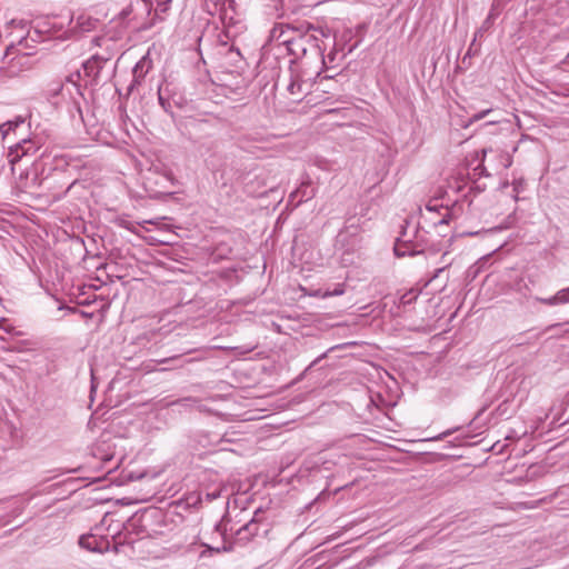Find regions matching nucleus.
Wrapping results in <instances>:
<instances>
[{
	"label": "nucleus",
	"mask_w": 569,
	"mask_h": 569,
	"mask_svg": "<svg viewBox=\"0 0 569 569\" xmlns=\"http://www.w3.org/2000/svg\"><path fill=\"white\" fill-rule=\"evenodd\" d=\"M178 358L179 357L167 358V359L161 360L160 363H167V362H169L171 360H177Z\"/></svg>",
	"instance_id": "nucleus-34"
},
{
	"label": "nucleus",
	"mask_w": 569,
	"mask_h": 569,
	"mask_svg": "<svg viewBox=\"0 0 569 569\" xmlns=\"http://www.w3.org/2000/svg\"><path fill=\"white\" fill-rule=\"evenodd\" d=\"M418 296H419V290L410 289L407 292H405L403 295H401V297L399 299V303L401 306L411 305L412 302H415L417 300Z\"/></svg>",
	"instance_id": "nucleus-15"
},
{
	"label": "nucleus",
	"mask_w": 569,
	"mask_h": 569,
	"mask_svg": "<svg viewBox=\"0 0 569 569\" xmlns=\"http://www.w3.org/2000/svg\"><path fill=\"white\" fill-rule=\"evenodd\" d=\"M57 309H58V311H60V310H63V309H69V307L63 305V303H60Z\"/></svg>",
	"instance_id": "nucleus-37"
},
{
	"label": "nucleus",
	"mask_w": 569,
	"mask_h": 569,
	"mask_svg": "<svg viewBox=\"0 0 569 569\" xmlns=\"http://www.w3.org/2000/svg\"><path fill=\"white\" fill-rule=\"evenodd\" d=\"M475 171H477L479 176H489V173L487 172L486 168L482 164H478L475 168Z\"/></svg>",
	"instance_id": "nucleus-26"
},
{
	"label": "nucleus",
	"mask_w": 569,
	"mask_h": 569,
	"mask_svg": "<svg viewBox=\"0 0 569 569\" xmlns=\"http://www.w3.org/2000/svg\"><path fill=\"white\" fill-rule=\"evenodd\" d=\"M337 243L343 249L342 261L345 263H352V259H350L349 256L360 243L358 228L353 226L346 227L339 232Z\"/></svg>",
	"instance_id": "nucleus-4"
},
{
	"label": "nucleus",
	"mask_w": 569,
	"mask_h": 569,
	"mask_svg": "<svg viewBox=\"0 0 569 569\" xmlns=\"http://www.w3.org/2000/svg\"><path fill=\"white\" fill-rule=\"evenodd\" d=\"M100 478H101V476H100V475H97V476H90V477L88 476V477H86V479H90L91 481L99 480Z\"/></svg>",
	"instance_id": "nucleus-33"
},
{
	"label": "nucleus",
	"mask_w": 569,
	"mask_h": 569,
	"mask_svg": "<svg viewBox=\"0 0 569 569\" xmlns=\"http://www.w3.org/2000/svg\"><path fill=\"white\" fill-rule=\"evenodd\" d=\"M290 37H292L291 29L284 23L276 24L270 31V39L276 41L278 46H283V40Z\"/></svg>",
	"instance_id": "nucleus-13"
},
{
	"label": "nucleus",
	"mask_w": 569,
	"mask_h": 569,
	"mask_svg": "<svg viewBox=\"0 0 569 569\" xmlns=\"http://www.w3.org/2000/svg\"><path fill=\"white\" fill-rule=\"evenodd\" d=\"M0 328H1L4 332H7V333H9V335H17V336H18V335H20V332H19V331H16V330H14V328H13L12 326H10V325H6V323H3V325H0Z\"/></svg>",
	"instance_id": "nucleus-25"
},
{
	"label": "nucleus",
	"mask_w": 569,
	"mask_h": 569,
	"mask_svg": "<svg viewBox=\"0 0 569 569\" xmlns=\"http://www.w3.org/2000/svg\"><path fill=\"white\" fill-rule=\"evenodd\" d=\"M24 121H26L24 117L18 116V117H16L14 120H12V123H14V126L19 127L20 124L24 123Z\"/></svg>",
	"instance_id": "nucleus-30"
},
{
	"label": "nucleus",
	"mask_w": 569,
	"mask_h": 569,
	"mask_svg": "<svg viewBox=\"0 0 569 569\" xmlns=\"http://www.w3.org/2000/svg\"><path fill=\"white\" fill-rule=\"evenodd\" d=\"M33 348L32 342L29 340L19 341L14 347L11 348L13 351L23 352Z\"/></svg>",
	"instance_id": "nucleus-18"
},
{
	"label": "nucleus",
	"mask_w": 569,
	"mask_h": 569,
	"mask_svg": "<svg viewBox=\"0 0 569 569\" xmlns=\"http://www.w3.org/2000/svg\"><path fill=\"white\" fill-rule=\"evenodd\" d=\"M78 480H80V477H78V478L73 477V479H72L73 485H74Z\"/></svg>",
	"instance_id": "nucleus-39"
},
{
	"label": "nucleus",
	"mask_w": 569,
	"mask_h": 569,
	"mask_svg": "<svg viewBox=\"0 0 569 569\" xmlns=\"http://www.w3.org/2000/svg\"><path fill=\"white\" fill-rule=\"evenodd\" d=\"M535 301L546 305L548 307H555L560 305L569 303V287L560 289L553 296L548 298L535 297Z\"/></svg>",
	"instance_id": "nucleus-10"
},
{
	"label": "nucleus",
	"mask_w": 569,
	"mask_h": 569,
	"mask_svg": "<svg viewBox=\"0 0 569 569\" xmlns=\"http://www.w3.org/2000/svg\"><path fill=\"white\" fill-rule=\"evenodd\" d=\"M151 67H152L151 60L147 56L142 57L136 63V66L132 70L133 84H140L142 82V80L144 79V77L147 76V73L150 71Z\"/></svg>",
	"instance_id": "nucleus-11"
},
{
	"label": "nucleus",
	"mask_w": 569,
	"mask_h": 569,
	"mask_svg": "<svg viewBox=\"0 0 569 569\" xmlns=\"http://www.w3.org/2000/svg\"><path fill=\"white\" fill-rule=\"evenodd\" d=\"M14 49V46L11 44L10 47L7 48V52H6V56L8 57L10 53H11V50Z\"/></svg>",
	"instance_id": "nucleus-36"
},
{
	"label": "nucleus",
	"mask_w": 569,
	"mask_h": 569,
	"mask_svg": "<svg viewBox=\"0 0 569 569\" xmlns=\"http://www.w3.org/2000/svg\"><path fill=\"white\" fill-rule=\"evenodd\" d=\"M288 27L291 29V38H307L309 40H312L313 48H320L319 47V38L315 33H310L311 31H318L321 37H328L330 31L329 29L323 28H316L311 23L308 22H297V23H287Z\"/></svg>",
	"instance_id": "nucleus-5"
},
{
	"label": "nucleus",
	"mask_w": 569,
	"mask_h": 569,
	"mask_svg": "<svg viewBox=\"0 0 569 569\" xmlns=\"http://www.w3.org/2000/svg\"><path fill=\"white\" fill-rule=\"evenodd\" d=\"M328 59L330 62H332L335 60V53L333 52L329 53Z\"/></svg>",
	"instance_id": "nucleus-38"
},
{
	"label": "nucleus",
	"mask_w": 569,
	"mask_h": 569,
	"mask_svg": "<svg viewBox=\"0 0 569 569\" xmlns=\"http://www.w3.org/2000/svg\"><path fill=\"white\" fill-rule=\"evenodd\" d=\"M159 101H160L161 104H163V100H162L161 96L159 97Z\"/></svg>",
	"instance_id": "nucleus-43"
},
{
	"label": "nucleus",
	"mask_w": 569,
	"mask_h": 569,
	"mask_svg": "<svg viewBox=\"0 0 569 569\" xmlns=\"http://www.w3.org/2000/svg\"><path fill=\"white\" fill-rule=\"evenodd\" d=\"M343 293H345V286L339 283L336 286V288L332 291H326L322 295V297L327 298V297H333V296H341Z\"/></svg>",
	"instance_id": "nucleus-20"
},
{
	"label": "nucleus",
	"mask_w": 569,
	"mask_h": 569,
	"mask_svg": "<svg viewBox=\"0 0 569 569\" xmlns=\"http://www.w3.org/2000/svg\"><path fill=\"white\" fill-rule=\"evenodd\" d=\"M416 237L419 238V240L412 241L408 234V230H405L395 244V254L397 257H405L415 256L422 252L423 248L420 243L422 241V237L420 234Z\"/></svg>",
	"instance_id": "nucleus-6"
},
{
	"label": "nucleus",
	"mask_w": 569,
	"mask_h": 569,
	"mask_svg": "<svg viewBox=\"0 0 569 569\" xmlns=\"http://www.w3.org/2000/svg\"><path fill=\"white\" fill-rule=\"evenodd\" d=\"M78 181V178H73L72 184L74 186Z\"/></svg>",
	"instance_id": "nucleus-42"
},
{
	"label": "nucleus",
	"mask_w": 569,
	"mask_h": 569,
	"mask_svg": "<svg viewBox=\"0 0 569 569\" xmlns=\"http://www.w3.org/2000/svg\"><path fill=\"white\" fill-rule=\"evenodd\" d=\"M511 400L507 399L505 401H502L496 409V415L500 418H510L513 412H515V408H510L511 407Z\"/></svg>",
	"instance_id": "nucleus-14"
},
{
	"label": "nucleus",
	"mask_w": 569,
	"mask_h": 569,
	"mask_svg": "<svg viewBox=\"0 0 569 569\" xmlns=\"http://www.w3.org/2000/svg\"><path fill=\"white\" fill-rule=\"evenodd\" d=\"M219 497H220V491H213V492H208L207 493V499L209 501H212V500H214V499H217Z\"/></svg>",
	"instance_id": "nucleus-29"
},
{
	"label": "nucleus",
	"mask_w": 569,
	"mask_h": 569,
	"mask_svg": "<svg viewBox=\"0 0 569 569\" xmlns=\"http://www.w3.org/2000/svg\"><path fill=\"white\" fill-rule=\"evenodd\" d=\"M72 242H73V250H83L84 249V242L83 240L80 238V237H76L73 234V239H72Z\"/></svg>",
	"instance_id": "nucleus-22"
},
{
	"label": "nucleus",
	"mask_w": 569,
	"mask_h": 569,
	"mask_svg": "<svg viewBox=\"0 0 569 569\" xmlns=\"http://www.w3.org/2000/svg\"><path fill=\"white\" fill-rule=\"evenodd\" d=\"M263 521V511L257 510L247 523L233 531L230 529L233 536V542L239 546H244L252 540L253 537L259 536L260 528Z\"/></svg>",
	"instance_id": "nucleus-3"
},
{
	"label": "nucleus",
	"mask_w": 569,
	"mask_h": 569,
	"mask_svg": "<svg viewBox=\"0 0 569 569\" xmlns=\"http://www.w3.org/2000/svg\"><path fill=\"white\" fill-rule=\"evenodd\" d=\"M20 148L22 149V152H23V153H27V149H24V147H23V146H20Z\"/></svg>",
	"instance_id": "nucleus-40"
},
{
	"label": "nucleus",
	"mask_w": 569,
	"mask_h": 569,
	"mask_svg": "<svg viewBox=\"0 0 569 569\" xmlns=\"http://www.w3.org/2000/svg\"><path fill=\"white\" fill-rule=\"evenodd\" d=\"M72 312H73V316L74 315H79L81 317L84 316V312L82 310H80L78 307H73Z\"/></svg>",
	"instance_id": "nucleus-31"
},
{
	"label": "nucleus",
	"mask_w": 569,
	"mask_h": 569,
	"mask_svg": "<svg viewBox=\"0 0 569 569\" xmlns=\"http://www.w3.org/2000/svg\"><path fill=\"white\" fill-rule=\"evenodd\" d=\"M327 353H322L321 356H319L317 359H315L311 363V366H315L316 363H318L321 359L326 358Z\"/></svg>",
	"instance_id": "nucleus-32"
},
{
	"label": "nucleus",
	"mask_w": 569,
	"mask_h": 569,
	"mask_svg": "<svg viewBox=\"0 0 569 569\" xmlns=\"http://www.w3.org/2000/svg\"><path fill=\"white\" fill-rule=\"evenodd\" d=\"M93 389H94V385L92 383V385H91V392L93 391Z\"/></svg>",
	"instance_id": "nucleus-44"
},
{
	"label": "nucleus",
	"mask_w": 569,
	"mask_h": 569,
	"mask_svg": "<svg viewBox=\"0 0 569 569\" xmlns=\"http://www.w3.org/2000/svg\"><path fill=\"white\" fill-rule=\"evenodd\" d=\"M96 24H97V20H93L91 18H84L82 16L78 18L79 31H82V32L90 31L96 28Z\"/></svg>",
	"instance_id": "nucleus-16"
},
{
	"label": "nucleus",
	"mask_w": 569,
	"mask_h": 569,
	"mask_svg": "<svg viewBox=\"0 0 569 569\" xmlns=\"http://www.w3.org/2000/svg\"><path fill=\"white\" fill-rule=\"evenodd\" d=\"M78 543L80 548L98 553H103L110 546L107 538L92 533L80 536Z\"/></svg>",
	"instance_id": "nucleus-7"
},
{
	"label": "nucleus",
	"mask_w": 569,
	"mask_h": 569,
	"mask_svg": "<svg viewBox=\"0 0 569 569\" xmlns=\"http://www.w3.org/2000/svg\"><path fill=\"white\" fill-rule=\"evenodd\" d=\"M287 91L295 101H300L307 93L306 82L298 74L291 72Z\"/></svg>",
	"instance_id": "nucleus-9"
},
{
	"label": "nucleus",
	"mask_w": 569,
	"mask_h": 569,
	"mask_svg": "<svg viewBox=\"0 0 569 569\" xmlns=\"http://www.w3.org/2000/svg\"><path fill=\"white\" fill-rule=\"evenodd\" d=\"M87 467L97 473H109L116 469L118 461H114V450L111 443L106 440L94 443L90 449Z\"/></svg>",
	"instance_id": "nucleus-2"
},
{
	"label": "nucleus",
	"mask_w": 569,
	"mask_h": 569,
	"mask_svg": "<svg viewBox=\"0 0 569 569\" xmlns=\"http://www.w3.org/2000/svg\"><path fill=\"white\" fill-rule=\"evenodd\" d=\"M82 67H83V71H84L86 76H91L92 73L96 72V63L94 62L86 61L82 63Z\"/></svg>",
	"instance_id": "nucleus-21"
},
{
	"label": "nucleus",
	"mask_w": 569,
	"mask_h": 569,
	"mask_svg": "<svg viewBox=\"0 0 569 569\" xmlns=\"http://www.w3.org/2000/svg\"><path fill=\"white\" fill-rule=\"evenodd\" d=\"M456 430H458V428H456V429H448V430L443 431L442 433H440V435H438V436H436V437L431 438L430 440H431V441L442 440L443 438H446V437H448V436L452 435Z\"/></svg>",
	"instance_id": "nucleus-23"
},
{
	"label": "nucleus",
	"mask_w": 569,
	"mask_h": 569,
	"mask_svg": "<svg viewBox=\"0 0 569 569\" xmlns=\"http://www.w3.org/2000/svg\"><path fill=\"white\" fill-rule=\"evenodd\" d=\"M283 46L290 56H292L295 59H300L306 56L308 47H313V42L307 38L290 37L283 40Z\"/></svg>",
	"instance_id": "nucleus-8"
},
{
	"label": "nucleus",
	"mask_w": 569,
	"mask_h": 569,
	"mask_svg": "<svg viewBox=\"0 0 569 569\" xmlns=\"http://www.w3.org/2000/svg\"><path fill=\"white\" fill-rule=\"evenodd\" d=\"M315 196L313 189L309 181L302 182L301 186L292 191L289 196L291 202L297 201V204L310 200Z\"/></svg>",
	"instance_id": "nucleus-12"
},
{
	"label": "nucleus",
	"mask_w": 569,
	"mask_h": 569,
	"mask_svg": "<svg viewBox=\"0 0 569 569\" xmlns=\"http://www.w3.org/2000/svg\"><path fill=\"white\" fill-rule=\"evenodd\" d=\"M178 402L189 405V403H196V402H198V400L192 397H186V398L179 400Z\"/></svg>",
	"instance_id": "nucleus-28"
},
{
	"label": "nucleus",
	"mask_w": 569,
	"mask_h": 569,
	"mask_svg": "<svg viewBox=\"0 0 569 569\" xmlns=\"http://www.w3.org/2000/svg\"><path fill=\"white\" fill-rule=\"evenodd\" d=\"M461 211V206L457 202L452 207L443 206L439 199H430L425 210H421V220L435 228L448 224L456 219Z\"/></svg>",
	"instance_id": "nucleus-1"
},
{
	"label": "nucleus",
	"mask_w": 569,
	"mask_h": 569,
	"mask_svg": "<svg viewBox=\"0 0 569 569\" xmlns=\"http://www.w3.org/2000/svg\"><path fill=\"white\" fill-rule=\"evenodd\" d=\"M486 411V407L481 408L473 420H477L483 412Z\"/></svg>",
	"instance_id": "nucleus-35"
},
{
	"label": "nucleus",
	"mask_w": 569,
	"mask_h": 569,
	"mask_svg": "<svg viewBox=\"0 0 569 569\" xmlns=\"http://www.w3.org/2000/svg\"><path fill=\"white\" fill-rule=\"evenodd\" d=\"M223 538L226 539L227 537V529L223 530V533H222Z\"/></svg>",
	"instance_id": "nucleus-41"
},
{
	"label": "nucleus",
	"mask_w": 569,
	"mask_h": 569,
	"mask_svg": "<svg viewBox=\"0 0 569 569\" xmlns=\"http://www.w3.org/2000/svg\"><path fill=\"white\" fill-rule=\"evenodd\" d=\"M491 110L487 109L473 116V120H480L485 118Z\"/></svg>",
	"instance_id": "nucleus-27"
},
{
	"label": "nucleus",
	"mask_w": 569,
	"mask_h": 569,
	"mask_svg": "<svg viewBox=\"0 0 569 569\" xmlns=\"http://www.w3.org/2000/svg\"><path fill=\"white\" fill-rule=\"evenodd\" d=\"M10 24L13 27V28H19L21 30H24L27 28V21L24 20H17V19H12Z\"/></svg>",
	"instance_id": "nucleus-24"
},
{
	"label": "nucleus",
	"mask_w": 569,
	"mask_h": 569,
	"mask_svg": "<svg viewBox=\"0 0 569 569\" xmlns=\"http://www.w3.org/2000/svg\"><path fill=\"white\" fill-rule=\"evenodd\" d=\"M526 188V180L523 178H515L512 181V191L515 198L518 199V194L521 193Z\"/></svg>",
	"instance_id": "nucleus-17"
},
{
	"label": "nucleus",
	"mask_w": 569,
	"mask_h": 569,
	"mask_svg": "<svg viewBox=\"0 0 569 569\" xmlns=\"http://www.w3.org/2000/svg\"><path fill=\"white\" fill-rule=\"evenodd\" d=\"M18 126H14V123H12V120H9V121L2 123L0 126V131L2 133V138L4 139L8 136V133L10 131L14 130Z\"/></svg>",
	"instance_id": "nucleus-19"
}]
</instances>
